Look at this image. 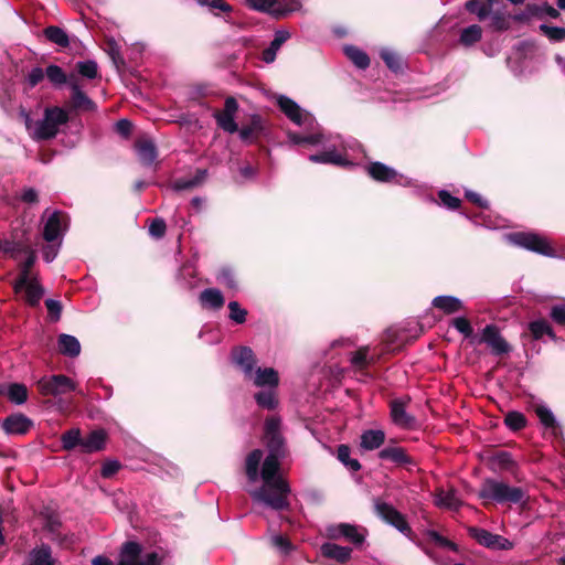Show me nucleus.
<instances>
[{
  "mask_svg": "<svg viewBox=\"0 0 565 565\" xmlns=\"http://www.w3.org/2000/svg\"><path fill=\"white\" fill-rule=\"evenodd\" d=\"M280 425V418L276 416H271L265 422V441L268 455L263 461L260 471L263 450H253L245 460V472L248 481L254 483L259 478L263 480L262 487L249 491L253 501L274 511L288 510L290 507L288 497L291 490L287 480L279 473L280 460L286 454Z\"/></svg>",
  "mask_w": 565,
  "mask_h": 565,
  "instance_id": "f257e3e1",
  "label": "nucleus"
},
{
  "mask_svg": "<svg viewBox=\"0 0 565 565\" xmlns=\"http://www.w3.org/2000/svg\"><path fill=\"white\" fill-rule=\"evenodd\" d=\"M277 104L281 111L296 125L305 127L303 132H288V139L294 145L323 146L320 153L309 156L313 163L348 166L352 164L354 157L350 151L360 150L361 146L355 140H344L340 136L326 138L320 131L315 117L300 108L291 98L279 95Z\"/></svg>",
  "mask_w": 565,
  "mask_h": 565,
  "instance_id": "f03ea898",
  "label": "nucleus"
},
{
  "mask_svg": "<svg viewBox=\"0 0 565 565\" xmlns=\"http://www.w3.org/2000/svg\"><path fill=\"white\" fill-rule=\"evenodd\" d=\"M479 498L499 504H519L527 500L525 490L521 487L509 486L495 479H486L479 490Z\"/></svg>",
  "mask_w": 565,
  "mask_h": 565,
  "instance_id": "7ed1b4c3",
  "label": "nucleus"
},
{
  "mask_svg": "<svg viewBox=\"0 0 565 565\" xmlns=\"http://www.w3.org/2000/svg\"><path fill=\"white\" fill-rule=\"evenodd\" d=\"M162 556L152 551L142 553L140 544L126 542L120 551L118 565H161Z\"/></svg>",
  "mask_w": 565,
  "mask_h": 565,
  "instance_id": "20e7f679",
  "label": "nucleus"
},
{
  "mask_svg": "<svg viewBox=\"0 0 565 565\" xmlns=\"http://www.w3.org/2000/svg\"><path fill=\"white\" fill-rule=\"evenodd\" d=\"M38 388L44 396H60L68 392H77L79 395H84V392L77 388V384L63 374L43 376L38 381Z\"/></svg>",
  "mask_w": 565,
  "mask_h": 565,
  "instance_id": "39448f33",
  "label": "nucleus"
},
{
  "mask_svg": "<svg viewBox=\"0 0 565 565\" xmlns=\"http://www.w3.org/2000/svg\"><path fill=\"white\" fill-rule=\"evenodd\" d=\"M374 510L376 515L384 522L395 527L406 537H412L413 531L408 525L404 514L397 511L392 504L383 502L381 500H375Z\"/></svg>",
  "mask_w": 565,
  "mask_h": 565,
  "instance_id": "423d86ee",
  "label": "nucleus"
},
{
  "mask_svg": "<svg viewBox=\"0 0 565 565\" xmlns=\"http://www.w3.org/2000/svg\"><path fill=\"white\" fill-rule=\"evenodd\" d=\"M510 243L526 248L529 250L539 253L544 256H554V249L550 243L542 236L534 233H512L507 236Z\"/></svg>",
  "mask_w": 565,
  "mask_h": 565,
  "instance_id": "0eeeda50",
  "label": "nucleus"
},
{
  "mask_svg": "<svg viewBox=\"0 0 565 565\" xmlns=\"http://www.w3.org/2000/svg\"><path fill=\"white\" fill-rule=\"evenodd\" d=\"M365 530L349 523H339L327 527V536L331 540L345 539L354 545H361L365 540Z\"/></svg>",
  "mask_w": 565,
  "mask_h": 565,
  "instance_id": "6e6552de",
  "label": "nucleus"
},
{
  "mask_svg": "<svg viewBox=\"0 0 565 565\" xmlns=\"http://www.w3.org/2000/svg\"><path fill=\"white\" fill-rule=\"evenodd\" d=\"M232 363L244 374L247 380L253 375L257 363L256 355L249 347H236L231 352Z\"/></svg>",
  "mask_w": 565,
  "mask_h": 565,
  "instance_id": "1a4fd4ad",
  "label": "nucleus"
},
{
  "mask_svg": "<svg viewBox=\"0 0 565 565\" xmlns=\"http://www.w3.org/2000/svg\"><path fill=\"white\" fill-rule=\"evenodd\" d=\"M480 342L486 343L493 355H503L511 351L510 344L500 334V330L494 324H487L482 329Z\"/></svg>",
  "mask_w": 565,
  "mask_h": 565,
  "instance_id": "9d476101",
  "label": "nucleus"
},
{
  "mask_svg": "<svg viewBox=\"0 0 565 565\" xmlns=\"http://www.w3.org/2000/svg\"><path fill=\"white\" fill-rule=\"evenodd\" d=\"M469 534L481 545L500 551L511 550L513 547L512 542L508 539L493 534L484 529L480 527H470Z\"/></svg>",
  "mask_w": 565,
  "mask_h": 565,
  "instance_id": "9b49d317",
  "label": "nucleus"
},
{
  "mask_svg": "<svg viewBox=\"0 0 565 565\" xmlns=\"http://www.w3.org/2000/svg\"><path fill=\"white\" fill-rule=\"evenodd\" d=\"M367 172L376 181L390 182L394 180L397 184L403 186L411 185L412 183L411 179L404 175H398L393 168L381 162L371 163L367 167Z\"/></svg>",
  "mask_w": 565,
  "mask_h": 565,
  "instance_id": "f8f14e48",
  "label": "nucleus"
},
{
  "mask_svg": "<svg viewBox=\"0 0 565 565\" xmlns=\"http://www.w3.org/2000/svg\"><path fill=\"white\" fill-rule=\"evenodd\" d=\"M64 232V216L61 212L54 211L44 221L43 238L47 243L61 241Z\"/></svg>",
  "mask_w": 565,
  "mask_h": 565,
  "instance_id": "ddd939ff",
  "label": "nucleus"
},
{
  "mask_svg": "<svg viewBox=\"0 0 565 565\" xmlns=\"http://www.w3.org/2000/svg\"><path fill=\"white\" fill-rule=\"evenodd\" d=\"M409 398H398L391 403V417L393 423L402 428H411L415 425V417L406 412Z\"/></svg>",
  "mask_w": 565,
  "mask_h": 565,
  "instance_id": "4468645a",
  "label": "nucleus"
},
{
  "mask_svg": "<svg viewBox=\"0 0 565 565\" xmlns=\"http://www.w3.org/2000/svg\"><path fill=\"white\" fill-rule=\"evenodd\" d=\"M247 380L260 388H277L279 385V374L273 367H256Z\"/></svg>",
  "mask_w": 565,
  "mask_h": 565,
  "instance_id": "2eb2a0df",
  "label": "nucleus"
},
{
  "mask_svg": "<svg viewBox=\"0 0 565 565\" xmlns=\"http://www.w3.org/2000/svg\"><path fill=\"white\" fill-rule=\"evenodd\" d=\"M15 292L25 291V300L31 307H36L44 295V288L40 285L36 276L28 279L26 284L19 286V280L14 281Z\"/></svg>",
  "mask_w": 565,
  "mask_h": 565,
  "instance_id": "dca6fc26",
  "label": "nucleus"
},
{
  "mask_svg": "<svg viewBox=\"0 0 565 565\" xmlns=\"http://www.w3.org/2000/svg\"><path fill=\"white\" fill-rule=\"evenodd\" d=\"M379 458L388 460L397 466L407 467L409 470L416 466L415 460L407 455L402 447H386L379 452Z\"/></svg>",
  "mask_w": 565,
  "mask_h": 565,
  "instance_id": "f3484780",
  "label": "nucleus"
},
{
  "mask_svg": "<svg viewBox=\"0 0 565 565\" xmlns=\"http://www.w3.org/2000/svg\"><path fill=\"white\" fill-rule=\"evenodd\" d=\"M70 88L72 92L73 106L75 108L85 110H94L96 108L95 103L82 90L77 77L73 74L70 78Z\"/></svg>",
  "mask_w": 565,
  "mask_h": 565,
  "instance_id": "a211bd4d",
  "label": "nucleus"
},
{
  "mask_svg": "<svg viewBox=\"0 0 565 565\" xmlns=\"http://www.w3.org/2000/svg\"><path fill=\"white\" fill-rule=\"evenodd\" d=\"M434 503L438 508L458 510L461 505V500L458 495L457 490H455L454 488L449 490H444L439 488L435 493Z\"/></svg>",
  "mask_w": 565,
  "mask_h": 565,
  "instance_id": "6ab92c4d",
  "label": "nucleus"
},
{
  "mask_svg": "<svg viewBox=\"0 0 565 565\" xmlns=\"http://www.w3.org/2000/svg\"><path fill=\"white\" fill-rule=\"evenodd\" d=\"M32 425V422L22 414L11 415L7 417L2 424L7 434L22 435L25 434Z\"/></svg>",
  "mask_w": 565,
  "mask_h": 565,
  "instance_id": "aec40b11",
  "label": "nucleus"
},
{
  "mask_svg": "<svg viewBox=\"0 0 565 565\" xmlns=\"http://www.w3.org/2000/svg\"><path fill=\"white\" fill-rule=\"evenodd\" d=\"M321 554L330 559L339 563H345L351 558L352 548L348 546H340L334 543H323L320 547Z\"/></svg>",
  "mask_w": 565,
  "mask_h": 565,
  "instance_id": "412c9836",
  "label": "nucleus"
},
{
  "mask_svg": "<svg viewBox=\"0 0 565 565\" xmlns=\"http://www.w3.org/2000/svg\"><path fill=\"white\" fill-rule=\"evenodd\" d=\"M289 38L290 33L287 30L276 31L269 46L263 51L262 60L267 64L273 63L276 58L277 52Z\"/></svg>",
  "mask_w": 565,
  "mask_h": 565,
  "instance_id": "4be33fe9",
  "label": "nucleus"
},
{
  "mask_svg": "<svg viewBox=\"0 0 565 565\" xmlns=\"http://www.w3.org/2000/svg\"><path fill=\"white\" fill-rule=\"evenodd\" d=\"M207 177V170L200 169L191 178H180L172 182L171 189L175 192L190 190L204 183Z\"/></svg>",
  "mask_w": 565,
  "mask_h": 565,
  "instance_id": "5701e85b",
  "label": "nucleus"
},
{
  "mask_svg": "<svg viewBox=\"0 0 565 565\" xmlns=\"http://www.w3.org/2000/svg\"><path fill=\"white\" fill-rule=\"evenodd\" d=\"M431 305L446 315H452L463 309V302L455 296H437Z\"/></svg>",
  "mask_w": 565,
  "mask_h": 565,
  "instance_id": "b1692460",
  "label": "nucleus"
},
{
  "mask_svg": "<svg viewBox=\"0 0 565 565\" xmlns=\"http://www.w3.org/2000/svg\"><path fill=\"white\" fill-rule=\"evenodd\" d=\"M535 414L540 419V423L546 430H550L553 435H557L559 431V425L553 414V412L544 404H540L535 407Z\"/></svg>",
  "mask_w": 565,
  "mask_h": 565,
  "instance_id": "393cba45",
  "label": "nucleus"
},
{
  "mask_svg": "<svg viewBox=\"0 0 565 565\" xmlns=\"http://www.w3.org/2000/svg\"><path fill=\"white\" fill-rule=\"evenodd\" d=\"M58 351L70 358H76L81 353V343L74 335L62 333L57 340Z\"/></svg>",
  "mask_w": 565,
  "mask_h": 565,
  "instance_id": "a878e982",
  "label": "nucleus"
},
{
  "mask_svg": "<svg viewBox=\"0 0 565 565\" xmlns=\"http://www.w3.org/2000/svg\"><path fill=\"white\" fill-rule=\"evenodd\" d=\"M385 441V434L381 429H369L361 435V448L364 450H374L380 448Z\"/></svg>",
  "mask_w": 565,
  "mask_h": 565,
  "instance_id": "bb28decb",
  "label": "nucleus"
},
{
  "mask_svg": "<svg viewBox=\"0 0 565 565\" xmlns=\"http://www.w3.org/2000/svg\"><path fill=\"white\" fill-rule=\"evenodd\" d=\"M106 434L104 430H94L82 439L81 447L84 452H95L104 448Z\"/></svg>",
  "mask_w": 565,
  "mask_h": 565,
  "instance_id": "cd10ccee",
  "label": "nucleus"
},
{
  "mask_svg": "<svg viewBox=\"0 0 565 565\" xmlns=\"http://www.w3.org/2000/svg\"><path fill=\"white\" fill-rule=\"evenodd\" d=\"M136 150L138 159L143 166H151L157 159V148L150 140L137 142Z\"/></svg>",
  "mask_w": 565,
  "mask_h": 565,
  "instance_id": "c85d7f7f",
  "label": "nucleus"
},
{
  "mask_svg": "<svg viewBox=\"0 0 565 565\" xmlns=\"http://www.w3.org/2000/svg\"><path fill=\"white\" fill-rule=\"evenodd\" d=\"M30 134L34 139L43 140L55 137L57 130L55 129V126H53L44 116L43 119L34 121Z\"/></svg>",
  "mask_w": 565,
  "mask_h": 565,
  "instance_id": "c756f323",
  "label": "nucleus"
},
{
  "mask_svg": "<svg viewBox=\"0 0 565 565\" xmlns=\"http://www.w3.org/2000/svg\"><path fill=\"white\" fill-rule=\"evenodd\" d=\"M256 404L268 411H273L278 405L277 388H263L254 395Z\"/></svg>",
  "mask_w": 565,
  "mask_h": 565,
  "instance_id": "7c9ffc66",
  "label": "nucleus"
},
{
  "mask_svg": "<svg viewBox=\"0 0 565 565\" xmlns=\"http://www.w3.org/2000/svg\"><path fill=\"white\" fill-rule=\"evenodd\" d=\"M406 335L401 328H388L384 334L383 342L386 351H395L405 342Z\"/></svg>",
  "mask_w": 565,
  "mask_h": 565,
  "instance_id": "2f4dec72",
  "label": "nucleus"
},
{
  "mask_svg": "<svg viewBox=\"0 0 565 565\" xmlns=\"http://www.w3.org/2000/svg\"><path fill=\"white\" fill-rule=\"evenodd\" d=\"M200 301L204 307L220 309L224 305V297L216 288H206L200 295Z\"/></svg>",
  "mask_w": 565,
  "mask_h": 565,
  "instance_id": "473e14b6",
  "label": "nucleus"
},
{
  "mask_svg": "<svg viewBox=\"0 0 565 565\" xmlns=\"http://www.w3.org/2000/svg\"><path fill=\"white\" fill-rule=\"evenodd\" d=\"M43 34L47 41L60 47H66L70 44V38L67 33L60 26L50 25L44 29Z\"/></svg>",
  "mask_w": 565,
  "mask_h": 565,
  "instance_id": "72a5a7b5",
  "label": "nucleus"
},
{
  "mask_svg": "<svg viewBox=\"0 0 565 565\" xmlns=\"http://www.w3.org/2000/svg\"><path fill=\"white\" fill-rule=\"evenodd\" d=\"M529 330L536 340L542 339L544 335H547L553 341L557 340L551 324L544 319L532 321L529 324Z\"/></svg>",
  "mask_w": 565,
  "mask_h": 565,
  "instance_id": "f704fd0d",
  "label": "nucleus"
},
{
  "mask_svg": "<svg viewBox=\"0 0 565 565\" xmlns=\"http://www.w3.org/2000/svg\"><path fill=\"white\" fill-rule=\"evenodd\" d=\"M465 9L477 17L479 21H487L491 15L492 8L489 3H484L483 0H468L465 3Z\"/></svg>",
  "mask_w": 565,
  "mask_h": 565,
  "instance_id": "c9c22d12",
  "label": "nucleus"
},
{
  "mask_svg": "<svg viewBox=\"0 0 565 565\" xmlns=\"http://www.w3.org/2000/svg\"><path fill=\"white\" fill-rule=\"evenodd\" d=\"M26 565H53L51 548L47 545H42L40 548L33 550Z\"/></svg>",
  "mask_w": 565,
  "mask_h": 565,
  "instance_id": "e433bc0d",
  "label": "nucleus"
},
{
  "mask_svg": "<svg viewBox=\"0 0 565 565\" xmlns=\"http://www.w3.org/2000/svg\"><path fill=\"white\" fill-rule=\"evenodd\" d=\"M344 53L350 61L361 70L366 68L370 65V58L365 52L354 45L344 46Z\"/></svg>",
  "mask_w": 565,
  "mask_h": 565,
  "instance_id": "4c0bfd02",
  "label": "nucleus"
},
{
  "mask_svg": "<svg viewBox=\"0 0 565 565\" xmlns=\"http://www.w3.org/2000/svg\"><path fill=\"white\" fill-rule=\"evenodd\" d=\"M482 36V29L478 24H471L467 28H463L460 32L459 42L463 46H471L475 43L479 42Z\"/></svg>",
  "mask_w": 565,
  "mask_h": 565,
  "instance_id": "58836bf2",
  "label": "nucleus"
},
{
  "mask_svg": "<svg viewBox=\"0 0 565 565\" xmlns=\"http://www.w3.org/2000/svg\"><path fill=\"white\" fill-rule=\"evenodd\" d=\"M45 76L54 86L70 85L71 75L67 76L63 68L56 64H50L46 67Z\"/></svg>",
  "mask_w": 565,
  "mask_h": 565,
  "instance_id": "ea45409f",
  "label": "nucleus"
},
{
  "mask_svg": "<svg viewBox=\"0 0 565 565\" xmlns=\"http://www.w3.org/2000/svg\"><path fill=\"white\" fill-rule=\"evenodd\" d=\"M25 252L28 253V256L21 264L20 274L17 278V280H19V286L26 284L28 279L33 277L31 276V268L33 267L36 260V255L34 250L25 248Z\"/></svg>",
  "mask_w": 565,
  "mask_h": 565,
  "instance_id": "a19ab883",
  "label": "nucleus"
},
{
  "mask_svg": "<svg viewBox=\"0 0 565 565\" xmlns=\"http://www.w3.org/2000/svg\"><path fill=\"white\" fill-rule=\"evenodd\" d=\"M351 449L347 445H340L337 450L338 460L343 463L351 471H359L361 469V463L358 459H351Z\"/></svg>",
  "mask_w": 565,
  "mask_h": 565,
  "instance_id": "79ce46f5",
  "label": "nucleus"
},
{
  "mask_svg": "<svg viewBox=\"0 0 565 565\" xmlns=\"http://www.w3.org/2000/svg\"><path fill=\"white\" fill-rule=\"evenodd\" d=\"M8 398L17 404L22 405L28 399V388L24 384L12 383L8 387Z\"/></svg>",
  "mask_w": 565,
  "mask_h": 565,
  "instance_id": "37998d69",
  "label": "nucleus"
},
{
  "mask_svg": "<svg viewBox=\"0 0 565 565\" xmlns=\"http://www.w3.org/2000/svg\"><path fill=\"white\" fill-rule=\"evenodd\" d=\"M76 70L81 76L88 79H94L98 76V65L94 60L78 61Z\"/></svg>",
  "mask_w": 565,
  "mask_h": 565,
  "instance_id": "c03bdc74",
  "label": "nucleus"
},
{
  "mask_svg": "<svg viewBox=\"0 0 565 565\" xmlns=\"http://www.w3.org/2000/svg\"><path fill=\"white\" fill-rule=\"evenodd\" d=\"M350 361L353 366L364 369L374 362V356H369V348L364 347L352 353Z\"/></svg>",
  "mask_w": 565,
  "mask_h": 565,
  "instance_id": "a18cd8bd",
  "label": "nucleus"
},
{
  "mask_svg": "<svg viewBox=\"0 0 565 565\" xmlns=\"http://www.w3.org/2000/svg\"><path fill=\"white\" fill-rule=\"evenodd\" d=\"M249 8L260 12H267L276 17L277 0H246Z\"/></svg>",
  "mask_w": 565,
  "mask_h": 565,
  "instance_id": "49530a36",
  "label": "nucleus"
},
{
  "mask_svg": "<svg viewBox=\"0 0 565 565\" xmlns=\"http://www.w3.org/2000/svg\"><path fill=\"white\" fill-rule=\"evenodd\" d=\"M45 118H47V120L53 125L55 126V129L58 131V127L63 124H65L68 119V116L66 114V111L62 108H58V107H54V108H49L45 110Z\"/></svg>",
  "mask_w": 565,
  "mask_h": 565,
  "instance_id": "de8ad7c7",
  "label": "nucleus"
},
{
  "mask_svg": "<svg viewBox=\"0 0 565 565\" xmlns=\"http://www.w3.org/2000/svg\"><path fill=\"white\" fill-rule=\"evenodd\" d=\"M214 117L220 128H222L224 131L234 134L238 130L237 124L234 119L235 115H228L222 111L215 114Z\"/></svg>",
  "mask_w": 565,
  "mask_h": 565,
  "instance_id": "09e8293b",
  "label": "nucleus"
},
{
  "mask_svg": "<svg viewBox=\"0 0 565 565\" xmlns=\"http://www.w3.org/2000/svg\"><path fill=\"white\" fill-rule=\"evenodd\" d=\"M504 424L512 430L516 431L525 427L526 418L520 412H509L505 415Z\"/></svg>",
  "mask_w": 565,
  "mask_h": 565,
  "instance_id": "8fccbe9b",
  "label": "nucleus"
},
{
  "mask_svg": "<svg viewBox=\"0 0 565 565\" xmlns=\"http://www.w3.org/2000/svg\"><path fill=\"white\" fill-rule=\"evenodd\" d=\"M82 439L79 429H70L61 437V441L65 450H71L76 446H81Z\"/></svg>",
  "mask_w": 565,
  "mask_h": 565,
  "instance_id": "3c124183",
  "label": "nucleus"
},
{
  "mask_svg": "<svg viewBox=\"0 0 565 565\" xmlns=\"http://www.w3.org/2000/svg\"><path fill=\"white\" fill-rule=\"evenodd\" d=\"M276 18L287 15L301 8V0H277Z\"/></svg>",
  "mask_w": 565,
  "mask_h": 565,
  "instance_id": "603ef678",
  "label": "nucleus"
},
{
  "mask_svg": "<svg viewBox=\"0 0 565 565\" xmlns=\"http://www.w3.org/2000/svg\"><path fill=\"white\" fill-rule=\"evenodd\" d=\"M230 315L228 318L236 324H243L247 318V310L244 309L237 301L228 302Z\"/></svg>",
  "mask_w": 565,
  "mask_h": 565,
  "instance_id": "864d4df0",
  "label": "nucleus"
},
{
  "mask_svg": "<svg viewBox=\"0 0 565 565\" xmlns=\"http://www.w3.org/2000/svg\"><path fill=\"white\" fill-rule=\"evenodd\" d=\"M270 542L280 553L288 554L292 551L294 546L290 541L281 534H271Z\"/></svg>",
  "mask_w": 565,
  "mask_h": 565,
  "instance_id": "5fc2aeb1",
  "label": "nucleus"
},
{
  "mask_svg": "<svg viewBox=\"0 0 565 565\" xmlns=\"http://www.w3.org/2000/svg\"><path fill=\"white\" fill-rule=\"evenodd\" d=\"M381 57L383 58L388 68L393 71H397L401 68L399 56L394 51L390 49H382Z\"/></svg>",
  "mask_w": 565,
  "mask_h": 565,
  "instance_id": "6e6d98bb",
  "label": "nucleus"
},
{
  "mask_svg": "<svg viewBox=\"0 0 565 565\" xmlns=\"http://www.w3.org/2000/svg\"><path fill=\"white\" fill-rule=\"evenodd\" d=\"M540 29L551 41L559 42L565 40V28L542 24Z\"/></svg>",
  "mask_w": 565,
  "mask_h": 565,
  "instance_id": "4d7b16f0",
  "label": "nucleus"
},
{
  "mask_svg": "<svg viewBox=\"0 0 565 565\" xmlns=\"http://www.w3.org/2000/svg\"><path fill=\"white\" fill-rule=\"evenodd\" d=\"M217 281L230 289H236L237 284L234 273L230 268H222L217 274Z\"/></svg>",
  "mask_w": 565,
  "mask_h": 565,
  "instance_id": "13d9d810",
  "label": "nucleus"
},
{
  "mask_svg": "<svg viewBox=\"0 0 565 565\" xmlns=\"http://www.w3.org/2000/svg\"><path fill=\"white\" fill-rule=\"evenodd\" d=\"M451 326L462 335L469 338L472 335V327L469 320L465 317H457L451 321Z\"/></svg>",
  "mask_w": 565,
  "mask_h": 565,
  "instance_id": "bf43d9fd",
  "label": "nucleus"
},
{
  "mask_svg": "<svg viewBox=\"0 0 565 565\" xmlns=\"http://www.w3.org/2000/svg\"><path fill=\"white\" fill-rule=\"evenodd\" d=\"M488 21L489 25L494 30H505L508 28V22L504 18V14L500 11L492 10Z\"/></svg>",
  "mask_w": 565,
  "mask_h": 565,
  "instance_id": "052dcab7",
  "label": "nucleus"
},
{
  "mask_svg": "<svg viewBox=\"0 0 565 565\" xmlns=\"http://www.w3.org/2000/svg\"><path fill=\"white\" fill-rule=\"evenodd\" d=\"M492 462L500 469L509 470L513 465V459L509 452L500 451L492 457Z\"/></svg>",
  "mask_w": 565,
  "mask_h": 565,
  "instance_id": "680f3d73",
  "label": "nucleus"
},
{
  "mask_svg": "<svg viewBox=\"0 0 565 565\" xmlns=\"http://www.w3.org/2000/svg\"><path fill=\"white\" fill-rule=\"evenodd\" d=\"M438 198L441 204L450 210H456L460 206V200L454 195H451L446 190H440L438 192Z\"/></svg>",
  "mask_w": 565,
  "mask_h": 565,
  "instance_id": "e2e57ef3",
  "label": "nucleus"
},
{
  "mask_svg": "<svg viewBox=\"0 0 565 565\" xmlns=\"http://www.w3.org/2000/svg\"><path fill=\"white\" fill-rule=\"evenodd\" d=\"M166 222L162 218H153L149 225V234L152 237L161 238L166 233Z\"/></svg>",
  "mask_w": 565,
  "mask_h": 565,
  "instance_id": "0e129e2a",
  "label": "nucleus"
},
{
  "mask_svg": "<svg viewBox=\"0 0 565 565\" xmlns=\"http://www.w3.org/2000/svg\"><path fill=\"white\" fill-rule=\"evenodd\" d=\"M56 242L57 243H55V242L49 243L42 249L43 259L46 263H52L56 258V256L58 254V250H60V247H61V241H56Z\"/></svg>",
  "mask_w": 565,
  "mask_h": 565,
  "instance_id": "69168bd1",
  "label": "nucleus"
},
{
  "mask_svg": "<svg viewBox=\"0 0 565 565\" xmlns=\"http://www.w3.org/2000/svg\"><path fill=\"white\" fill-rule=\"evenodd\" d=\"M45 76V71L41 67H33L25 77V81L30 88L35 87L40 82L43 81Z\"/></svg>",
  "mask_w": 565,
  "mask_h": 565,
  "instance_id": "338daca9",
  "label": "nucleus"
},
{
  "mask_svg": "<svg viewBox=\"0 0 565 565\" xmlns=\"http://www.w3.org/2000/svg\"><path fill=\"white\" fill-rule=\"evenodd\" d=\"M550 317L555 323L565 326V305H554L551 308Z\"/></svg>",
  "mask_w": 565,
  "mask_h": 565,
  "instance_id": "774afa93",
  "label": "nucleus"
}]
</instances>
